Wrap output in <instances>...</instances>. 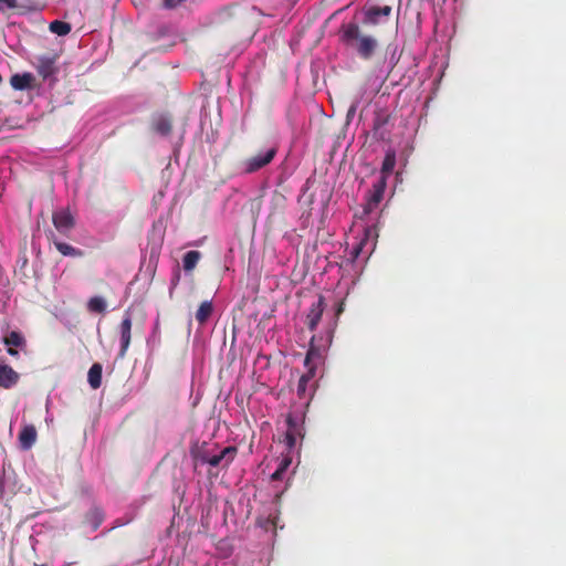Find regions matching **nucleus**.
<instances>
[{
  "instance_id": "f257e3e1",
  "label": "nucleus",
  "mask_w": 566,
  "mask_h": 566,
  "mask_svg": "<svg viewBox=\"0 0 566 566\" xmlns=\"http://www.w3.org/2000/svg\"><path fill=\"white\" fill-rule=\"evenodd\" d=\"M340 41L354 49L363 60H370L378 49V41L370 34L363 33L356 22L343 23L339 31Z\"/></svg>"
},
{
  "instance_id": "f03ea898",
  "label": "nucleus",
  "mask_w": 566,
  "mask_h": 566,
  "mask_svg": "<svg viewBox=\"0 0 566 566\" xmlns=\"http://www.w3.org/2000/svg\"><path fill=\"white\" fill-rule=\"evenodd\" d=\"M261 11L252 7L229 6L220 12L222 22H230L237 29H243L253 25Z\"/></svg>"
},
{
  "instance_id": "7ed1b4c3",
  "label": "nucleus",
  "mask_w": 566,
  "mask_h": 566,
  "mask_svg": "<svg viewBox=\"0 0 566 566\" xmlns=\"http://www.w3.org/2000/svg\"><path fill=\"white\" fill-rule=\"evenodd\" d=\"M276 151L277 149L275 147H270L264 151L248 158L243 163L244 172L252 174L262 169L273 160V158L276 155Z\"/></svg>"
},
{
  "instance_id": "20e7f679",
  "label": "nucleus",
  "mask_w": 566,
  "mask_h": 566,
  "mask_svg": "<svg viewBox=\"0 0 566 566\" xmlns=\"http://www.w3.org/2000/svg\"><path fill=\"white\" fill-rule=\"evenodd\" d=\"M286 432L284 437V442L289 451L295 448L297 439H303V424L302 421L294 417L292 413L286 416Z\"/></svg>"
},
{
  "instance_id": "39448f33",
  "label": "nucleus",
  "mask_w": 566,
  "mask_h": 566,
  "mask_svg": "<svg viewBox=\"0 0 566 566\" xmlns=\"http://www.w3.org/2000/svg\"><path fill=\"white\" fill-rule=\"evenodd\" d=\"M52 222L56 231L63 235H69V233L75 227L74 217L67 209L53 212Z\"/></svg>"
},
{
  "instance_id": "423d86ee",
  "label": "nucleus",
  "mask_w": 566,
  "mask_h": 566,
  "mask_svg": "<svg viewBox=\"0 0 566 566\" xmlns=\"http://www.w3.org/2000/svg\"><path fill=\"white\" fill-rule=\"evenodd\" d=\"M57 54H45L38 57L36 72L44 81L55 75L59 71L56 66Z\"/></svg>"
},
{
  "instance_id": "0eeeda50",
  "label": "nucleus",
  "mask_w": 566,
  "mask_h": 566,
  "mask_svg": "<svg viewBox=\"0 0 566 566\" xmlns=\"http://www.w3.org/2000/svg\"><path fill=\"white\" fill-rule=\"evenodd\" d=\"M387 188V181L384 178H379L374 185L370 195L367 198L365 206V212L370 213L378 207L384 198L385 190Z\"/></svg>"
},
{
  "instance_id": "6e6552de",
  "label": "nucleus",
  "mask_w": 566,
  "mask_h": 566,
  "mask_svg": "<svg viewBox=\"0 0 566 566\" xmlns=\"http://www.w3.org/2000/svg\"><path fill=\"white\" fill-rule=\"evenodd\" d=\"M325 310V298L319 296L318 300L312 304L306 315V324L310 331H315L318 323L321 322L322 315Z\"/></svg>"
},
{
  "instance_id": "1a4fd4ad",
  "label": "nucleus",
  "mask_w": 566,
  "mask_h": 566,
  "mask_svg": "<svg viewBox=\"0 0 566 566\" xmlns=\"http://www.w3.org/2000/svg\"><path fill=\"white\" fill-rule=\"evenodd\" d=\"M132 325H133V323H132L130 316L128 314L125 315L119 325V333H120V350L118 353L119 358H124L126 356V353L130 345Z\"/></svg>"
},
{
  "instance_id": "9d476101",
  "label": "nucleus",
  "mask_w": 566,
  "mask_h": 566,
  "mask_svg": "<svg viewBox=\"0 0 566 566\" xmlns=\"http://www.w3.org/2000/svg\"><path fill=\"white\" fill-rule=\"evenodd\" d=\"M238 453V448L234 446H229L223 448L218 454L211 455L208 460V464L216 468L219 467L223 462V467L230 465L235 455Z\"/></svg>"
},
{
  "instance_id": "9b49d317",
  "label": "nucleus",
  "mask_w": 566,
  "mask_h": 566,
  "mask_svg": "<svg viewBox=\"0 0 566 566\" xmlns=\"http://www.w3.org/2000/svg\"><path fill=\"white\" fill-rule=\"evenodd\" d=\"M391 7L390 6H384V7H370L364 12V20L363 23L366 25H377L379 24V17H388L391 14Z\"/></svg>"
},
{
  "instance_id": "f8f14e48",
  "label": "nucleus",
  "mask_w": 566,
  "mask_h": 566,
  "mask_svg": "<svg viewBox=\"0 0 566 566\" xmlns=\"http://www.w3.org/2000/svg\"><path fill=\"white\" fill-rule=\"evenodd\" d=\"M315 339H316L315 336H313L311 338L310 348H308L305 359H304L305 367L306 368L313 367L314 370H316L317 365L321 364L323 360L322 349L315 345Z\"/></svg>"
},
{
  "instance_id": "ddd939ff",
  "label": "nucleus",
  "mask_w": 566,
  "mask_h": 566,
  "mask_svg": "<svg viewBox=\"0 0 566 566\" xmlns=\"http://www.w3.org/2000/svg\"><path fill=\"white\" fill-rule=\"evenodd\" d=\"M390 116L385 113H377L374 118L373 124V135L378 140H385L388 138V132H386L384 128L389 123Z\"/></svg>"
},
{
  "instance_id": "4468645a",
  "label": "nucleus",
  "mask_w": 566,
  "mask_h": 566,
  "mask_svg": "<svg viewBox=\"0 0 566 566\" xmlns=\"http://www.w3.org/2000/svg\"><path fill=\"white\" fill-rule=\"evenodd\" d=\"M19 380L18 373L9 365L2 364L0 365V387L2 388H11Z\"/></svg>"
},
{
  "instance_id": "2eb2a0df",
  "label": "nucleus",
  "mask_w": 566,
  "mask_h": 566,
  "mask_svg": "<svg viewBox=\"0 0 566 566\" xmlns=\"http://www.w3.org/2000/svg\"><path fill=\"white\" fill-rule=\"evenodd\" d=\"M48 239L55 245L56 250L65 256H81L83 252L69 243L57 240L53 231H49Z\"/></svg>"
},
{
  "instance_id": "dca6fc26",
  "label": "nucleus",
  "mask_w": 566,
  "mask_h": 566,
  "mask_svg": "<svg viewBox=\"0 0 566 566\" xmlns=\"http://www.w3.org/2000/svg\"><path fill=\"white\" fill-rule=\"evenodd\" d=\"M36 429L33 424H27L19 433V442L23 450H29L36 441Z\"/></svg>"
},
{
  "instance_id": "f3484780",
  "label": "nucleus",
  "mask_w": 566,
  "mask_h": 566,
  "mask_svg": "<svg viewBox=\"0 0 566 566\" xmlns=\"http://www.w3.org/2000/svg\"><path fill=\"white\" fill-rule=\"evenodd\" d=\"M396 166V151L392 149H389L384 158L381 169H380V177L384 178V180L387 181L388 177L392 174Z\"/></svg>"
},
{
  "instance_id": "a211bd4d",
  "label": "nucleus",
  "mask_w": 566,
  "mask_h": 566,
  "mask_svg": "<svg viewBox=\"0 0 566 566\" xmlns=\"http://www.w3.org/2000/svg\"><path fill=\"white\" fill-rule=\"evenodd\" d=\"M33 80L31 73L14 74L10 78V84L14 90L23 91L31 87Z\"/></svg>"
},
{
  "instance_id": "6ab92c4d",
  "label": "nucleus",
  "mask_w": 566,
  "mask_h": 566,
  "mask_svg": "<svg viewBox=\"0 0 566 566\" xmlns=\"http://www.w3.org/2000/svg\"><path fill=\"white\" fill-rule=\"evenodd\" d=\"M103 521H104L103 511L98 507H93L85 514L84 523L86 525H88L92 528V531H96L101 526Z\"/></svg>"
},
{
  "instance_id": "aec40b11",
  "label": "nucleus",
  "mask_w": 566,
  "mask_h": 566,
  "mask_svg": "<svg viewBox=\"0 0 566 566\" xmlns=\"http://www.w3.org/2000/svg\"><path fill=\"white\" fill-rule=\"evenodd\" d=\"M153 128L163 136L169 135L172 128L171 118L166 115L157 116L153 122Z\"/></svg>"
},
{
  "instance_id": "412c9836",
  "label": "nucleus",
  "mask_w": 566,
  "mask_h": 566,
  "mask_svg": "<svg viewBox=\"0 0 566 566\" xmlns=\"http://www.w3.org/2000/svg\"><path fill=\"white\" fill-rule=\"evenodd\" d=\"M103 367L99 363H94L87 374V381L93 389H98L102 385Z\"/></svg>"
},
{
  "instance_id": "4be33fe9",
  "label": "nucleus",
  "mask_w": 566,
  "mask_h": 566,
  "mask_svg": "<svg viewBox=\"0 0 566 566\" xmlns=\"http://www.w3.org/2000/svg\"><path fill=\"white\" fill-rule=\"evenodd\" d=\"M315 371L313 367L307 368L306 373L300 377L296 390L298 398L304 399L306 397L307 385L315 377Z\"/></svg>"
},
{
  "instance_id": "5701e85b",
  "label": "nucleus",
  "mask_w": 566,
  "mask_h": 566,
  "mask_svg": "<svg viewBox=\"0 0 566 566\" xmlns=\"http://www.w3.org/2000/svg\"><path fill=\"white\" fill-rule=\"evenodd\" d=\"M213 312V305L211 301H203L196 312V319L200 325L207 323Z\"/></svg>"
},
{
  "instance_id": "b1692460",
  "label": "nucleus",
  "mask_w": 566,
  "mask_h": 566,
  "mask_svg": "<svg viewBox=\"0 0 566 566\" xmlns=\"http://www.w3.org/2000/svg\"><path fill=\"white\" fill-rule=\"evenodd\" d=\"M200 258L201 253L199 251H188L182 259L184 270L187 272L192 271L197 266Z\"/></svg>"
},
{
  "instance_id": "393cba45",
  "label": "nucleus",
  "mask_w": 566,
  "mask_h": 566,
  "mask_svg": "<svg viewBox=\"0 0 566 566\" xmlns=\"http://www.w3.org/2000/svg\"><path fill=\"white\" fill-rule=\"evenodd\" d=\"M71 24L61 20H54L50 23L49 30L60 36L67 35L71 32Z\"/></svg>"
},
{
  "instance_id": "a878e982",
  "label": "nucleus",
  "mask_w": 566,
  "mask_h": 566,
  "mask_svg": "<svg viewBox=\"0 0 566 566\" xmlns=\"http://www.w3.org/2000/svg\"><path fill=\"white\" fill-rule=\"evenodd\" d=\"M3 343L8 347H21L25 344V339L19 332L12 331L3 338Z\"/></svg>"
},
{
  "instance_id": "bb28decb",
  "label": "nucleus",
  "mask_w": 566,
  "mask_h": 566,
  "mask_svg": "<svg viewBox=\"0 0 566 566\" xmlns=\"http://www.w3.org/2000/svg\"><path fill=\"white\" fill-rule=\"evenodd\" d=\"M87 310L92 313H104L106 311V302L101 296H93L87 303Z\"/></svg>"
},
{
  "instance_id": "cd10ccee",
  "label": "nucleus",
  "mask_w": 566,
  "mask_h": 566,
  "mask_svg": "<svg viewBox=\"0 0 566 566\" xmlns=\"http://www.w3.org/2000/svg\"><path fill=\"white\" fill-rule=\"evenodd\" d=\"M291 462H292L291 458H289V457L282 459L277 469L271 474V480L272 481H281L283 479L286 470L291 465Z\"/></svg>"
},
{
  "instance_id": "c85d7f7f",
  "label": "nucleus",
  "mask_w": 566,
  "mask_h": 566,
  "mask_svg": "<svg viewBox=\"0 0 566 566\" xmlns=\"http://www.w3.org/2000/svg\"><path fill=\"white\" fill-rule=\"evenodd\" d=\"M192 457L196 462H200L202 464H205V463L208 464V460H209V458H211L208 450H206V449H199L197 451H193Z\"/></svg>"
},
{
  "instance_id": "c756f323",
  "label": "nucleus",
  "mask_w": 566,
  "mask_h": 566,
  "mask_svg": "<svg viewBox=\"0 0 566 566\" xmlns=\"http://www.w3.org/2000/svg\"><path fill=\"white\" fill-rule=\"evenodd\" d=\"M18 7L17 0H0V11L12 10Z\"/></svg>"
},
{
  "instance_id": "7c9ffc66",
  "label": "nucleus",
  "mask_w": 566,
  "mask_h": 566,
  "mask_svg": "<svg viewBox=\"0 0 566 566\" xmlns=\"http://www.w3.org/2000/svg\"><path fill=\"white\" fill-rule=\"evenodd\" d=\"M363 244H364V241H360V242H359V243H358V244L353 249V251L350 252V255H352V260H353V261H355V260L359 256V254H360V252H361V250H363Z\"/></svg>"
},
{
  "instance_id": "2f4dec72",
  "label": "nucleus",
  "mask_w": 566,
  "mask_h": 566,
  "mask_svg": "<svg viewBox=\"0 0 566 566\" xmlns=\"http://www.w3.org/2000/svg\"><path fill=\"white\" fill-rule=\"evenodd\" d=\"M185 0H164V4L166 8H176L178 7L179 4H181V2H184Z\"/></svg>"
},
{
  "instance_id": "473e14b6",
  "label": "nucleus",
  "mask_w": 566,
  "mask_h": 566,
  "mask_svg": "<svg viewBox=\"0 0 566 566\" xmlns=\"http://www.w3.org/2000/svg\"><path fill=\"white\" fill-rule=\"evenodd\" d=\"M8 354L13 357H17L19 355L18 350L13 347H8Z\"/></svg>"
},
{
  "instance_id": "72a5a7b5",
  "label": "nucleus",
  "mask_w": 566,
  "mask_h": 566,
  "mask_svg": "<svg viewBox=\"0 0 566 566\" xmlns=\"http://www.w3.org/2000/svg\"><path fill=\"white\" fill-rule=\"evenodd\" d=\"M3 492V486H2V478L0 476V493Z\"/></svg>"
},
{
  "instance_id": "f704fd0d",
  "label": "nucleus",
  "mask_w": 566,
  "mask_h": 566,
  "mask_svg": "<svg viewBox=\"0 0 566 566\" xmlns=\"http://www.w3.org/2000/svg\"><path fill=\"white\" fill-rule=\"evenodd\" d=\"M354 111H355V108H354V107H352L350 109H348V115H349L350 113H353Z\"/></svg>"
},
{
  "instance_id": "c9c22d12",
  "label": "nucleus",
  "mask_w": 566,
  "mask_h": 566,
  "mask_svg": "<svg viewBox=\"0 0 566 566\" xmlns=\"http://www.w3.org/2000/svg\"><path fill=\"white\" fill-rule=\"evenodd\" d=\"M35 566H45V565H35Z\"/></svg>"
}]
</instances>
